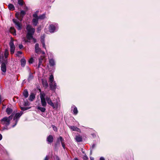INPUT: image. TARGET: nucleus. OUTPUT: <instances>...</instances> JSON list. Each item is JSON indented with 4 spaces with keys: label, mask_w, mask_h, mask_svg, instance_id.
Instances as JSON below:
<instances>
[{
    "label": "nucleus",
    "mask_w": 160,
    "mask_h": 160,
    "mask_svg": "<svg viewBox=\"0 0 160 160\" xmlns=\"http://www.w3.org/2000/svg\"><path fill=\"white\" fill-rule=\"evenodd\" d=\"M52 127L53 130L55 131H56V132L57 131V130H58L57 128L55 126L52 125Z\"/></svg>",
    "instance_id": "nucleus-37"
},
{
    "label": "nucleus",
    "mask_w": 160,
    "mask_h": 160,
    "mask_svg": "<svg viewBox=\"0 0 160 160\" xmlns=\"http://www.w3.org/2000/svg\"><path fill=\"white\" fill-rule=\"evenodd\" d=\"M8 8L9 10H13L14 9V6L12 4H9L8 5Z\"/></svg>",
    "instance_id": "nucleus-27"
},
{
    "label": "nucleus",
    "mask_w": 160,
    "mask_h": 160,
    "mask_svg": "<svg viewBox=\"0 0 160 160\" xmlns=\"http://www.w3.org/2000/svg\"><path fill=\"white\" fill-rule=\"evenodd\" d=\"M95 144H93L92 145V148H94L95 147Z\"/></svg>",
    "instance_id": "nucleus-46"
},
{
    "label": "nucleus",
    "mask_w": 160,
    "mask_h": 160,
    "mask_svg": "<svg viewBox=\"0 0 160 160\" xmlns=\"http://www.w3.org/2000/svg\"><path fill=\"white\" fill-rule=\"evenodd\" d=\"M26 29L27 30L28 32L27 34V38L28 39L26 40L25 38H23V41L25 42H30L29 40L33 38V35L35 32V29L34 28L32 27V26L30 25H27Z\"/></svg>",
    "instance_id": "nucleus-2"
},
{
    "label": "nucleus",
    "mask_w": 160,
    "mask_h": 160,
    "mask_svg": "<svg viewBox=\"0 0 160 160\" xmlns=\"http://www.w3.org/2000/svg\"><path fill=\"white\" fill-rule=\"evenodd\" d=\"M8 50L7 49H5V53H4V55L5 57L6 58H7L8 57Z\"/></svg>",
    "instance_id": "nucleus-34"
},
{
    "label": "nucleus",
    "mask_w": 160,
    "mask_h": 160,
    "mask_svg": "<svg viewBox=\"0 0 160 160\" xmlns=\"http://www.w3.org/2000/svg\"><path fill=\"white\" fill-rule=\"evenodd\" d=\"M40 98L41 99L42 105L43 107L47 106V102L48 104L52 106L53 109H57L60 105L59 101L57 100L52 102L50 98L46 97L45 98V94L44 92H41L40 93Z\"/></svg>",
    "instance_id": "nucleus-1"
},
{
    "label": "nucleus",
    "mask_w": 160,
    "mask_h": 160,
    "mask_svg": "<svg viewBox=\"0 0 160 160\" xmlns=\"http://www.w3.org/2000/svg\"><path fill=\"white\" fill-rule=\"evenodd\" d=\"M45 17V14H43L41 15H40L38 16V19H44Z\"/></svg>",
    "instance_id": "nucleus-32"
},
{
    "label": "nucleus",
    "mask_w": 160,
    "mask_h": 160,
    "mask_svg": "<svg viewBox=\"0 0 160 160\" xmlns=\"http://www.w3.org/2000/svg\"><path fill=\"white\" fill-rule=\"evenodd\" d=\"M23 94L25 98H27L28 96V93L27 90H25L23 91Z\"/></svg>",
    "instance_id": "nucleus-25"
},
{
    "label": "nucleus",
    "mask_w": 160,
    "mask_h": 160,
    "mask_svg": "<svg viewBox=\"0 0 160 160\" xmlns=\"http://www.w3.org/2000/svg\"><path fill=\"white\" fill-rule=\"evenodd\" d=\"M33 17L34 18H37L38 19V16L37 13H35L33 14Z\"/></svg>",
    "instance_id": "nucleus-36"
},
{
    "label": "nucleus",
    "mask_w": 160,
    "mask_h": 160,
    "mask_svg": "<svg viewBox=\"0 0 160 160\" xmlns=\"http://www.w3.org/2000/svg\"><path fill=\"white\" fill-rule=\"evenodd\" d=\"M83 158L84 160H87L88 158L87 156H84L83 157Z\"/></svg>",
    "instance_id": "nucleus-40"
},
{
    "label": "nucleus",
    "mask_w": 160,
    "mask_h": 160,
    "mask_svg": "<svg viewBox=\"0 0 160 160\" xmlns=\"http://www.w3.org/2000/svg\"><path fill=\"white\" fill-rule=\"evenodd\" d=\"M53 138L52 136L49 135L47 138V140L49 142H53Z\"/></svg>",
    "instance_id": "nucleus-16"
},
{
    "label": "nucleus",
    "mask_w": 160,
    "mask_h": 160,
    "mask_svg": "<svg viewBox=\"0 0 160 160\" xmlns=\"http://www.w3.org/2000/svg\"><path fill=\"white\" fill-rule=\"evenodd\" d=\"M45 57L44 56H41L40 58L39 59V63L38 66V67L39 68L40 66L41 65L43 59Z\"/></svg>",
    "instance_id": "nucleus-21"
},
{
    "label": "nucleus",
    "mask_w": 160,
    "mask_h": 160,
    "mask_svg": "<svg viewBox=\"0 0 160 160\" xmlns=\"http://www.w3.org/2000/svg\"><path fill=\"white\" fill-rule=\"evenodd\" d=\"M35 52L39 54L40 52H42L40 48H39V44L38 43H36L35 46Z\"/></svg>",
    "instance_id": "nucleus-10"
},
{
    "label": "nucleus",
    "mask_w": 160,
    "mask_h": 160,
    "mask_svg": "<svg viewBox=\"0 0 160 160\" xmlns=\"http://www.w3.org/2000/svg\"><path fill=\"white\" fill-rule=\"evenodd\" d=\"M33 59L32 58L29 59V60L28 61V62L29 63L31 64V63H32V62H33Z\"/></svg>",
    "instance_id": "nucleus-38"
},
{
    "label": "nucleus",
    "mask_w": 160,
    "mask_h": 160,
    "mask_svg": "<svg viewBox=\"0 0 160 160\" xmlns=\"http://www.w3.org/2000/svg\"><path fill=\"white\" fill-rule=\"evenodd\" d=\"M33 77V76L32 75V74L30 73L29 75V76L28 79V81H30L31 80H32Z\"/></svg>",
    "instance_id": "nucleus-30"
},
{
    "label": "nucleus",
    "mask_w": 160,
    "mask_h": 160,
    "mask_svg": "<svg viewBox=\"0 0 160 160\" xmlns=\"http://www.w3.org/2000/svg\"><path fill=\"white\" fill-rule=\"evenodd\" d=\"M29 103L28 101L27 100H24V103L23 106L25 107L29 106Z\"/></svg>",
    "instance_id": "nucleus-29"
},
{
    "label": "nucleus",
    "mask_w": 160,
    "mask_h": 160,
    "mask_svg": "<svg viewBox=\"0 0 160 160\" xmlns=\"http://www.w3.org/2000/svg\"><path fill=\"white\" fill-rule=\"evenodd\" d=\"M32 39H33V40L34 42H36V39H35V38H32Z\"/></svg>",
    "instance_id": "nucleus-51"
},
{
    "label": "nucleus",
    "mask_w": 160,
    "mask_h": 160,
    "mask_svg": "<svg viewBox=\"0 0 160 160\" xmlns=\"http://www.w3.org/2000/svg\"><path fill=\"white\" fill-rule=\"evenodd\" d=\"M25 13V12L24 11L22 10L21 11L20 15L18 13H16V17L21 22L22 21V18H23Z\"/></svg>",
    "instance_id": "nucleus-5"
},
{
    "label": "nucleus",
    "mask_w": 160,
    "mask_h": 160,
    "mask_svg": "<svg viewBox=\"0 0 160 160\" xmlns=\"http://www.w3.org/2000/svg\"><path fill=\"white\" fill-rule=\"evenodd\" d=\"M48 158L47 156H46V157L45 158L44 160H48Z\"/></svg>",
    "instance_id": "nucleus-44"
},
{
    "label": "nucleus",
    "mask_w": 160,
    "mask_h": 160,
    "mask_svg": "<svg viewBox=\"0 0 160 160\" xmlns=\"http://www.w3.org/2000/svg\"><path fill=\"white\" fill-rule=\"evenodd\" d=\"M39 19L37 18H33L32 20L33 25L34 26H36L38 23Z\"/></svg>",
    "instance_id": "nucleus-14"
},
{
    "label": "nucleus",
    "mask_w": 160,
    "mask_h": 160,
    "mask_svg": "<svg viewBox=\"0 0 160 160\" xmlns=\"http://www.w3.org/2000/svg\"><path fill=\"white\" fill-rule=\"evenodd\" d=\"M23 47V45L22 44H20L19 46V47L20 49L22 48Z\"/></svg>",
    "instance_id": "nucleus-41"
},
{
    "label": "nucleus",
    "mask_w": 160,
    "mask_h": 160,
    "mask_svg": "<svg viewBox=\"0 0 160 160\" xmlns=\"http://www.w3.org/2000/svg\"><path fill=\"white\" fill-rule=\"evenodd\" d=\"M18 3L19 5L22 6L24 2L22 0H18Z\"/></svg>",
    "instance_id": "nucleus-35"
},
{
    "label": "nucleus",
    "mask_w": 160,
    "mask_h": 160,
    "mask_svg": "<svg viewBox=\"0 0 160 160\" xmlns=\"http://www.w3.org/2000/svg\"><path fill=\"white\" fill-rule=\"evenodd\" d=\"M49 63L51 67L53 66L55 64V61L53 59H51L49 60Z\"/></svg>",
    "instance_id": "nucleus-17"
},
{
    "label": "nucleus",
    "mask_w": 160,
    "mask_h": 160,
    "mask_svg": "<svg viewBox=\"0 0 160 160\" xmlns=\"http://www.w3.org/2000/svg\"><path fill=\"white\" fill-rule=\"evenodd\" d=\"M69 127V128L72 129L73 131H76L78 132H80V129L76 127L70 126Z\"/></svg>",
    "instance_id": "nucleus-13"
},
{
    "label": "nucleus",
    "mask_w": 160,
    "mask_h": 160,
    "mask_svg": "<svg viewBox=\"0 0 160 160\" xmlns=\"http://www.w3.org/2000/svg\"><path fill=\"white\" fill-rule=\"evenodd\" d=\"M23 114V112L21 111L20 113H17L16 114L14 117V120H15V124L13 126V127H14L17 124L19 118Z\"/></svg>",
    "instance_id": "nucleus-4"
},
{
    "label": "nucleus",
    "mask_w": 160,
    "mask_h": 160,
    "mask_svg": "<svg viewBox=\"0 0 160 160\" xmlns=\"http://www.w3.org/2000/svg\"><path fill=\"white\" fill-rule=\"evenodd\" d=\"M21 109L22 111H25L30 108V107H24L21 106H20Z\"/></svg>",
    "instance_id": "nucleus-31"
},
{
    "label": "nucleus",
    "mask_w": 160,
    "mask_h": 160,
    "mask_svg": "<svg viewBox=\"0 0 160 160\" xmlns=\"http://www.w3.org/2000/svg\"><path fill=\"white\" fill-rule=\"evenodd\" d=\"M52 86H51L50 85V87L51 88V89L52 90H54L56 89V83H55V82H53L52 83Z\"/></svg>",
    "instance_id": "nucleus-18"
},
{
    "label": "nucleus",
    "mask_w": 160,
    "mask_h": 160,
    "mask_svg": "<svg viewBox=\"0 0 160 160\" xmlns=\"http://www.w3.org/2000/svg\"><path fill=\"white\" fill-rule=\"evenodd\" d=\"M10 32L14 35H16V31L15 28L13 27H11L10 30Z\"/></svg>",
    "instance_id": "nucleus-23"
},
{
    "label": "nucleus",
    "mask_w": 160,
    "mask_h": 160,
    "mask_svg": "<svg viewBox=\"0 0 160 160\" xmlns=\"http://www.w3.org/2000/svg\"><path fill=\"white\" fill-rule=\"evenodd\" d=\"M38 11H36V13H38Z\"/></svg>",
    "instance_id": "nucleus-55"
},
{
    "label": "nucleus",
    "mask_w": 160,
    "mask_h": 160,
    "mask_svg": "<svg viewBox=\"0 0 160 160\" xmlns=\"http://www.w3.org/2000/svg\"><path fill=\"white\" fill-rule=\"evenodd\" d=\"M35 98V94L33 93H32L30 95V96L29 97V100L31 101H32Z\"/></svg>",
    "instance_id": "nucleus-15"
},
{
    "label": "nucleus",
    "mask_w": 160,
    "mask_h": 160,
    "mask_svg": "<svg viewBox=\"0 0 160 160\" xmlns=\"http://www.w3.org/2000/svg\"><path fill=\"white\" fill-rule=\"evenodd\" d=\"M2 138V136L1 134H0V140Z\"/></svg>",
    "instance_id": "nucleus-47"
},
{
    "label": "nucleus",
    "mask_w": 160,
    "mask_h": 160,
    "mask_svg": "<svg viewBox=\"0 0 160 160\" xmlns=\"http://www.w3.org/2000/svg\"><path fill=\"white\" fill-rule=\"evenodd\" d=\"M10 47V51L11 54H13L14 52L15 46L14 44L13 41L11 40L9 43Z\"/></svg>",
    "instance_id": "nucleus-7"
},
{
    "label": "nucleus",
    "mask_w": 160,
    "mask_h": 160,
    "mask_svg": "<svg viewBox=\"0 0 160 160\" xmlns=\"http://www.w3.org/2000/svg\"><path fill=\"white\" fill-rule=\"evenodd\" d=\"M56 158L58 160H59L58 158V156H56Z\"/></svg>",
    "instance_id": "nucleus-53"
},
{
    "label": "nucleus",
    "mask_w": 160,
    "mask_h": 160,
    "mask_svg": "<svg viewBox=\"0 0 160 160\" xmlns=\"http://www.w3.org/2000/svg\"><path fill=\"white\" fill-rule=\"evenodd\" d=\"M21 66L22 67H24L25 66L26 62L25 59L24 58L22 59L21 60Z\"/></svg>",
    "instance_id": "nucleus-22"
},
{
    "label": "nucleus",
    "mask_w": 160,
    "mask_h": 160,
    "mask_svg": "<svg viewBox=\"0 0 160 160\" xmlns=\"http://www.w3.org/2000/svg\"><path fill=\"white\" fill-rule=\"evenodd\" d=\"M42 82L43 85L44 87L46 88L48 86V84L46 80H42Z\"/></svg>",
    "instance_id": "nucleus-24"
},
{
    "label": "nucleus",
    "mask_w": 160,
    "mask_h": 160,
    "mask_svg": "<svg viewBox=\"0 0 160 160\" xmlns=\"http://www.w3.org/2000/svg\"><path fill=\"white\" fill-rule=\"evenodd\" d=\"M59 139H60L61 142H62L63 140V139L62 137H60L59 138Z\"/></svg>",
    "instance_id": "nucleus-42"
},
{
    "label": "nucleus",
    "mask_w": 160,
    "mask_h": 160,
    "mask_svg": "<svg viewBox=\"0 0 160 160\" xmlns=\"http://www.w3.org/2000/svg\"><path fill=\"white\" fill-rule=\"evenodd\" d=\"M74 160H78L77 158H75L74 159Z\"/></svg>",
    "instance_id": "nucleus-54"
},
{
    "label": "nucleus",
    "mask_w": 160,
    "mask_h": 160,
    "mask_svg": "<svg viewBox=\"0 0 160 160\" xmlns=\"http://www.w3.org/2000/svg\"><path fill=\"white\" fill-rule=\"evenodd\" d=\"M6 111L8 115H10L12 112V110L10 108H7Z\"/></svg>",
    "instance_id": "nucleus-28"
},
{
    "label": "nucleus",
    "mask_w": 160,
    "mask_h": 160,
    "mask_svg": "<svg viewBox=\"0 0 160 160\" xmlns=\"http://www.w3.org/2000/svg\"><path fill=\"white\" fill-rule=\"evenodd\" d=\"M13 116V114H12L9 117H5L0 120V123L4 126L2 128V130H7L8 126L10 124V121L12 119Z\"/></svg>",
    "instance_id": "nucleus-3"
},
{
    "label": "nucleus",
    "mask_w": 160,
    "mask_h": 160,
    "mask_svg": "<svg viewBox=\"0 0 160 160\" xmlns=\"http://www.w3.org/2000/svg\"><path fill=\"white\" fill-rule=\"evenodd\" d=\"M57 25L56 24L55 25L51 24L49 25L48 27V29L49 32H53L55 30Z\"/></svg>",
    "instance_id": "nucleus-9"
},
{
    "label": "nucleus",
    "mask_w": 160,
    "mask_h": 160,
    "mask_svg": "<svg viewBox=\"0 0 160 160\" xmlns=\"http://www.w3.org/2000/svg\"><path fill=\"white\" fill-rule=\"evenodd\" d=\"M1 70L2 72V74L4 75L6 71V66L5 62H2L1 66Z\"/></svg>",
    "instance_id": "nucleus-8"
},
{
    "label": "nucleus",
    "mask_w": 160,
    "mask_h": 160,
    "mask_svg": "<svg viewBox=\"0 0 160 160\" xmlns=\"http://www.w3.org/2000/svg\"><path fill=\"white\" fill-rule=\"evenodd\" d=\"M38 31L39 32L40 30V28H38Z\"/></svg>",
    "instance_id": "nucleus-52"
},
{
    "label": "nucleus",
    "mask_w": 160,
    "mask_h": 160,
    "mask_svg": "<svg viewBox=\"0 0 160 160\" xmlns=\"http://www.w3.org/2000/svg\"><path fill=\"white\" fill-rule=\"evenodd\" d=\"M13 21L15 23L16 27L18 30H20L22 27V25L21 24V22H19L18 20L15 19H13Z\"/></svg>",
    "instance_id": "nucleus-6"
},
{
    "label": "nucleus",
    "mask_w": 160,
    "mask_h": 160,
    "mask_svg": "<svg viewBox=\"0 0 160 160\" xmlns=\"http://www.w3.org/2000/svg\"><path fill=\"white\" fill-rule=\"evenodd\" d=\"M73 112V114L76 115L78 113V110L77 108L74 105L72 107V110Z\"/></svg>",
    "instance_id": "nucleus-12"
},
{
    "label": "nucleus",
    "mask_w": 160,
    "mask_h": 160,
    "mask_svg": "<svg viewBox=\"0 0 160 160\" xmlns=\"http://www.w3.org/2000/svg\"><path fill=\"white\" fill-rule=\"evenodd\" d=\"M90 160H94V158L92 157H90Z\"/></svg>",
    "instance_id": "nucleus-48"
},
{
    "label": "nucleus",
    "mask_w": 160,
    "mask_h": 160,
    "mask_svg": "<svg viewBox=\"0 0 160 160\" xmlns=\"http://www.w3.org/2000/svg\"><path fill=\"white\" fill-rule=\"evenodd\" d=\"M49 82H50L49 85L52 86L51 85L52 84V82H54L53 80H54V77H53V75H51L50 76V77L49 78Z\"/></svg>",
    "instance_id": "nucleus-19"
},
{
    "label": "nucleus",
    "mask_w": 160,
    "mask_h": 160,
    "mask_svg": "<svg viewBox=\"0 0 160 160\" xmlns=\"http://www.w3.org/2000/svg\"><path fill=\"white\" fill-rule=\"evenodd\" d=\"M75 139L76 141L78 142H80L82 141V138L80 136H76Z\"/></svg>",
    "instance_id": "nucleus-20"
},
{
    "label": "nucleus",
    "mask_w": 160,
    "mask_h": 160,
    "mask_svg": "<svg viewBox=\"0 0 160 160\" xmlns=\"http://www.w3.org/2000/svg\"><path fill=\"white\" fill-rule=\"evenodd\" d=\"M44 38L45 37L44 35H43L41 37V42L42 44L43 47L46 49V48L45 47V43L44 42Z\"/></svg>",
    "instance_id": "nucleus-11"
},
{
    "label": "nucleus",
    "mask_w": 160,
    "mask_h": 160,
    "mask_svg": "<svg viewBox=\"0 0 160 160\" xmlns=\"http://www.w3.org/2000/svg\"><path fill=\"white\" fill-rule=\"evenodd\" d=\"M62 146L64 148H65V145L62 143Z\"/></svg>",
    "instance_id": "nucleus-50"
},
{
    "label": "nucleus",
    "mask_w": 160,
    "mask_h": 160,
    "mask_svg": "<svg viewBox=\"0 0 160 160\" xmlns=\"http://www.w3.org/2000/svg\"><path fill=\"white\" fill-rule=\"evenodd\" d=\"M1 95H0V104L1 103Z\"/></svg>",
    "instance_id": "nucleus-49"
},
{
    "label": "nucleus",
    "mask_w": 160,
    "mask_h": 160,
    "mask_svg": "<svg viewBox=\"0 0 160 160\" xmlns=\"http://www.w3.org/2000/svg\"><path fill=\"white\" fill-rule=\"evenodd\" d=\"M22 54V52L21 51H18L17 53L16 54V55L17 56H19L20 54Z\"/></svg>",
    "instance_id": "nucleus-39"
},
{
    "label": "nucleus",
    "mask_w": 160,
    "mask_h": 160,
    "mask_svg": "<svg viewBox=\"0 0 160 160\" xmlns=\"http://www.w3.org/2000/svg\"><path fill=\"white\" fill-rule=\"evenodd\" d=\"M40 53H42V55H44L45 53L43 52L42 51V52H40Z\"/></svg>",
    "instance_id": "nucleus-45"
},
{
    "label": "nucleus",
    "mask_w": 160,
    "mask_h": 160,
    "mask_svg": "<svg viewBox=\"0 0 160 160\" xmlns=\"http://www.w3.org/2000/svg\"><path fill=\"white\" fill-rule=\"evenodd\" d=\"M100 160H105V159L103 157H101L100 158Z\"/></svg>",
    "instance_id": "nucleus-43"
},
{
    "label": "nucleus",
    "mask_w": 160,
    "mask_h": 160,
    "mask_svg": "<svg viewBox=\"0 0 160 160\" xmlns=\"http://www.w3.org/2000/svg\"><path fill=\"white\" fill-rule=\"evenodd\" d=\"M37 108L43 112H44L46 110L45 108L44 107H42L40 106H38Z\"/></svg>",
    "instance_id": "nucleus-26"
},
{
    "label": "nucleus",
    "mask_w": 160,
    "mask_h": 160,
    "mask_svg": "<svg viewBox=\"0 0 160 160\" xmlns=\"http://www.w3.org/2000/svg\"><path fill=\"white\" fill-rule=\"evenodd\" d=\"M3 55L2 54H1L0 53V62H2L3 61Z\"/></svg>",
    "instance_id": "nucleus-33"
}]
</instances>
